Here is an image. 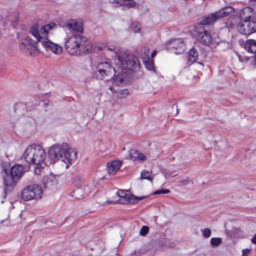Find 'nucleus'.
I'll return each instance as SVG.
<instances>
[{"mask_svg": "<svg viewBox=\"0 0 256 256\" xmlns=\"http://www.w3.org/2000/svg\"><path fill=\"white\" fill-rule=\"evenodd\" d=\"M130 157L133 161H142L146 159V156L136 150L130 151Z\"/></svg>", "mask_w": 256, "mask_h": 256, "instance_id": "412c9836", "label": "nucleus"}, {"mask_svg": "<svg viewBox=\"0 0 256 256\" xmlns=\"http://www.w3.org/2000/svg\"><path fill=\"white\" fill-rule=\"evenodd\" d=\"M109 88L112 92H114V88L112 86H110Z\"/></svg>", "mask_w": 256, "mask_h": 256, "instance_id": "ea45409f", "label": "nucleus"}, {"mask_svg": "<svg viewBox=\"0 0 256 256\" xmlns=\"http://www.w3.org/2000/svg\"><path fill=\"white\" fill-rule=\"evenodd\" d=\"M138 10L140 12H142L140 11V9L138 8Z\"/></svg>", "mask_w": 256, "mask_h": 256, "instance_id": "c03bdc74", "label": "nucleus"}, {"mask_svg": "<svg viewBox=\"0 0 256 256\" xmlns=\"http://www.w3.org/2000/svg\"><path fill=\"white\" fill-rule=\"evenodd\" d=\"M244 48L248 52L256 54V40L252 39L247 40L244 44Z\"/></svg>", "mask_w": 256, "mask_h": 256, "instance_id": "5701e85b", "label": "nucleus"}, {"mask_svg": "<svg viewBox=\"0 0 256 256\" xmlns=\"http://www.w3.org/2000/svg\"><path fill=\"white\" fill-rule=\"evenodd\" d=\"M92 70L94 76L99 80L108 81L113 78L114 82L118 84L119 83H122L124 81V78L120 75V72L115 76L114 68L108 62H100L97 66L92 65Z\"/></svg>", "mask_w": 256, "mask_h": 256, "instance_id": "7ed1b4c3", "label": "nucleus"}, {"mask_svg": "<svg viewBox=\"0 0 256 256\" xmlns=\"http://www.w3.org/2000/svg\"><path fill=\"white\" fill-rule=\"evenodd\" d=\"M42 105L45 107H46L48 105V102H42Z\"/></svg>", "mask_w": 256, "mask_h": 256, "instance_id": "c9c22d12", "label": "nucleus"}, {"mask_svg": "<svg viewBox=\"0 0 256 256\" xmlns=\"http://www.w3.org/2000/svg\"><path fill=\"white\" fill-rule=\"evenodd\" d=\"M190 181L188 178L180 180L179 182L181 186H186L190 183Z\"/></svg>", "mask_w": 256, "mask_h": 256, "instance_id": "7c9ffc66", "label": "nucleus"}, {"mask_svg": "<svg viewBox=\"0 0 256 256\" xmlns=\"http://www.w3.org/2000/svg\"><path fill=\"white\" fill-rule=\"evenodd\" d=\"M121 162L119 160H114L107 164V170L110 174H114L120 169Z\"/></svg>", "mask_w": 256, "mask_h": 256, "instance_id": "aec40b11", "label": "nucleus"}, {"mask_svg": "<svg viewBox=\"0 0 256 256\" xmlns=\"http://www.w3.org/2000/svg\"><path fill=\"white\" fill-rule=\"evenodd\" d=\"M170 192V190L168 189H161L154 192L153 194H168Z\"/></svg>", "mask_w": 256, "mask_h": 256, "instance_id": "c85d7f7f", "label": "nucleus"}, {"mask_svg": "<svg viewBox=\"0 0 256 256\" xmlns=\"http://www.w3.org/2000/svg\"><path fill=\"white\" fill-rule=\"evenodd\" d=\"M48 156L52 161L60 160L66 164L74 162L77 158V153L74 148H69L67 143L62 144H54L50 147L48 152Z\"/></svg>", "mask_w": 256, "mask_h": 256, "instance_id": "f03ea898", "label": "nucleus"}, {"mask_svg": "<svg viewBox=\"0 0 256 256\" xmlns=\"http://www.w3.org/2000/svg\"><path fill=\"white\" fill-rule=\"evenodd\" d=\"M144 48L145 52L144 56L142 58V61L148 70L156 72V68L154 66V60L149 57V50L146 48Z\"/></svg>", "mask_w": 256, "mask_h": 256, "instance_id": "f3484780", "label": "nucleus"}, {"mask_svg": "<svg viewBox=\"0 0 256 256\" xmlns=\"http://www.w3.org/2000/svg\"><path fill=\"white\" fill-rule=\"evenodd\" d=\"M65 46L70 55L88 54L92 50V45L89 40L80 34H74L66 41Z\"/></svg>", "mask_w": 256, "mask_h": 256, "instance_id": "f257e3e1", "label": "nucleus"}, {"mask_svg": "<svg viewBox=\"0 0 256 256\" xmlns=\"http://www.w3.org/2000/svg\"><path fill=\"white\" fill-rule=\"evenodd\" d=\"M117 195L121 198H124L126 200L128 204H136L138 200H143L148 198V196H136L128 192V190H120L117 192Z\"/></svg>", "mask_w": 256, "mask_h": 256, "instance_id": "4468645a", "label": "nucleus"}, {"mask_svg": "<svg viewBox=\"0 0 256 256\" xmlns=\"http://www.w3.org/2000/svg\"><path fill=\"white\" fill-rule=\"evenodd\" d=\"M24 106V105H23V104H16L15 106H14V108H15V110H16V108H18V106Z\"/></svg>", "mask_w": 256, "mask_h": 256, "instance_id": "e433bc0d", "label": "nucleus"}, {"mask_svg": "<svg viewBox=\"0 0 256 256\" xmlns=\"http://www.w3.org/2000/svg\"><path fill=\"white\" fill-rule=\"evenodd\" d=\"M251 240L253 244H256V234L254 235Z\"/></svg>", "mask_w": 256, "mask_h": 256, "instance_id": "f704fd0d", "label": "nucleus"}, {"mask_svg": "<svg viewBox=\"0 0 256 256\" xmlns=\"http://www.w3.org/2000/svg\"><path fill=\"white\" fill-rule=\"evenodd\" d=\"M194 34L196 40L202 44L210 46L212 42V34L200 24H196L194 26Z\"/></svg>", "mask_w": 256, "mask_h": 256, "instance_id": "f8f14e48", "label": "nucleus"}, {"mask_svg": "<svg viewBox=\"0 0 256 256\" xmlns=\"http://www.w3.org/2000/svg\"><path fill=\"white\" fill-rule=\"evenodd\" d=\"M234 9L232 6L222 7L214 12L204 16L196 24H200L202 26L212 24L219 20L234 13Z\"/></svg>", "mask_w": 256, "mask_h": 256, "instance_id": "0eeeda50", "label": "nucleus"}, {"mask_svg": "<svg viewBox=\"0 0 256 256\" xmlns=\"http://www.w3.org/2000/svg\"><path fill=\"white\" fill-rule=\"evenodd\" d=\"M141 177L143 179H146L150 181H152V180L154 178L153 176H152L150 173L146 170H144L141 172Z\"/></svg>", "mask_w": 256, "mask_h": 256, "instance_id": "a878e982", "label": "nucleus"}, {"mask_svg": "<svg viewBox=\"0 0 256 256\" xmlns=\"http://www.w3.org/2000/svg\"><path fill=\"white\" fill-rule=\"evenodd\" d=\"M72 182L78 187L73 192L74 194L72 195V196H74L75 194L78 193L80 192V187L83 182V179L80 175H76L72 178Z\"/></svg>", "mask_w": 256, "mask_h": 256, "instance_id": "b1692460", "label": "nucleus"}, {"mask_svg": "<svg viewBox=\"0 0 256 256\" xmlns=\"http://www.w3.org/2000/svg\"><path fill=\"white\" fill-rule=\"evenodd\" d=\"M241 21L238 26V32L249 36L256 32V13L254 10L247 6L243 8L240 14Z\"/></svg>", "mask_w": 256, "mask_h": 256, "instance_id": "20e7f679", "label": "nucleus"}, {"mask_svg": "<svg viewBox=\"0 0 256 256\" xmlns=\"http://www.w3.org/2000/svg\"><path fill=\"white\" fill-rule=\"evenodd\" d=\"M65 28L75 32V34H82L83 28L82 22L80 20L71 19L65 24Z\"/></svg>", "mask_w": 256, "mask_h": 256, "instance_id": "dca6fc26", "label": "nucleus"}, {"mask_svg": "<svg viewBox=\"0 0 256 256\" xmlns=\"http://www.w3.org/2000/svg\"><path fill=\"white\" fill-rule=\"evenodd\" d=\"M76 198H79V197L77 196H76L75 197Z\"/></svg>", "mask_w": 256, "mask_h": 256, "instance_id": "a18cd8bd", "label": "nucleus"}, {"mask_svg": "<svg viewBox=\"0 0 256 256\" xmlns=\"http://www.w3.org/2000/svg\"><path fill=\"white\" fill-rule=\"evenodd\" d=\"M130 28L134 33H139L141 30L140 25L138 22H133L132 23Z\"/></svg>", "mask_w": 256, "mask_h": 256, "instance_id": "393cba45", "label": "nucleus"}, {"mask_svg": "<svg viewBox=\"0 0 256 256\" xmlns=\"http://www.w3.org/2000/svg\"><path fill=\"white\" fill-rule=\"evenodd\" d=\"M238 60L241 62H248V58L246 56L238 54Z\"/></svg>", "mask_w": 256, "mask_h": 256, "instance_id": "2f4dec72", "label": "nucleus"}, {"mask_svg": "<svg viewBox=\"0 0 256 256\" xmlns=\"http://www.w3.org/2000/svg\"><path fill=\"white\" fill-rule=\"evenodd\" d=\"M250 250L248 248L243 250L242 256H248L250 254Z\"/></svg>", "mask_w": 256, "mask_h": 256, "instance_id": "473e14b6", "label": "nucleus"}, {"mask_svg": "<svg viewBox=\"0 0 256 256\" xmlns=\"http://www.w3.org/2000/svg\"><path fill=\"white\" fill-rule=\"evenodd\" d=\"M43 194V190L41 186L32 184L26 186L21 192L22 198L25 201L32 200H38L40 199Z\"/></svg>", "mask_w": 256, "mask_h": 256, "instance_id": "9b49d317", "label": "nucleus"}, {"mask_svg": "<svg viewBox=\"0 0 256 256\" xmlns=\"http://www.w3.org/2000/svg\"><path fill=\"white\" fill-rule=\"evenodd\" d=\"M148 12V9L147 8H145L144 10V12Z\"/></svg>", "mask_w": 256, "mask_h": 256, "instance_id": "58836bf2", "label": "nucleus"}, {"mask_svg": "<svg viewBox=\"0 0 256 256\" xmlns=\"http://www.w3.org/2000/svg\"><path fill=\"white\" fill-rule=\"evenodd\" d=\"M19 48L21 52L30 56H35L40 52L38 44L28 36L19 38Z\"/></svg>", "mask_w": 256, "mask_h": 256, "instance_id": "9d476101", "label": "nucleus"}, {"mask_svg": "<svg viewBox=\"0 0 256 256\" xmlns=\"http://www.w3.org/2000/svg\"><path fill=\"white\" fill-rule=\"evenodd\" d=\"M24 174V167L14 164L10 169L3 170L4 192L5 196L10 192Z\"/></svg>", "mask_w": 256, "mask_h": 256, "instance_id": "39448f33", "label": "nucleus"}, {"mask_svg": "<svg viewBox=\"0 0 256 256\" xmlns=\"http://www.w3.org/2000/svg\"><path fill=\"white\" fill-rule=\"evenodd\" d=\"M149 228L148 226H142L140 234L142 236H146L148 232Z\"/></svg>", "mask_w": 256, "mask_h": 256, "instance_id": "c756f323", "label": "nucleus"}, {"mask_svg": "<svg viewBox=\"0 0 256 256\" xmlns=\"http://www.w3.org/2000/svg\"><path fill=\"white\" fill-rule=\"evenodd\" d=\"M46 156L44 150L38 144L29 146L23 154V157L27 163L36 165L44 162Z\"/></svg>", "mask_w": 256, "mask_h": 256, "instance_id": "423d86ee", "label": "nucleus"}, {"mask_svg": "<svg viewBox=\"0 0 256 256\" xmlns=\"http://www.w3.org/2000/svg\"><path fill=\"white\" fill-rule=\"evenodd\" d=\"M116 64L122 70H132L136 66L138 58L128 52H120Z\"/></svg>", "mask_w": 256, "mask_h": 256, "instance_id": "6e6552de", "label": "nucleus"}, {"mask_svg": "<svg viewBox=\"0 0 256 256\" xmlns=\"http://www.w3.org/2000/svg\"><path fill=\"white\" fill-rule=\"evenodd\" d=\"M222 242V239L220 238H212L210 240V244L215 247L220 245Z\"/></svg>", "mask_w": 256, "mask_h": 256, "instance_id": "bb28decb", "label": "nucleus"}, {"mask_svg": "<svg viewBox=\"0 0 256 256\" xmlns=\"http://www.w3.org/2000/svg\"><path fill=\"white\" fill-rule=\"evenodd\" d=\"M86 186L85 187V192L86 194H88L90 192L89 190H86Z\"/></svg>", "mask_w": 256, "mask_h": 256, "instance_id": "a19ab883", "label": "nucleus"}, {"mask_svg": "<svg viewBox=\"0 0 256 256\" xmlns=\"http://www.w3.org/2000/svg\"><path fill=\"white\" fill-rule=\"evenodd\" d=\"M188 63L189 65L196 62L198 58V52L196 48L193 47L188 51Z\"/></svg>", "mask_w": 256, "mask_h": 256, "instance_id": "4be33fe9", "label": "nucleus"}, {"mask_svg": "<svg viewBox=\"0 0 256 256\" xmlns=\"http://www.w3.org/2000/svg\"><path fill=\"white\" fill-rule=\"evenodd\" d=\"M250 2H256V0H250Z\"/></svg>", "mask_w": 256, "mask_h": 256, "instance_id": "37998d69", "label": "nucleus"}, {"mask_svg": "<svg viewBox=\"0 0 256 256\" xmlns=\"http://www.w3.org/2000/svg\"><path fill=\"white\" fill-rule=\"evenodd\" d=\"M42 46L48 52H53L55 54H60L62 52V48L58 44L50 40L47 37L41 42Z\"/></svg>", "mask_w": 256, "mask_h": 256, "instance_id": "2eb2a0df", "label": "nucleus"}, {"mask_svg": "<svg viewBox=\"0 0 256 256\" xmlns=\"http://www.w3.org/2000/svg\"><path fill=\"white\" fill-rule=\"evenodd\" d=\"M113 49H114V48H108V50H112Z\"/></svg>", "mask_w": 256, "mask_h": 256, "instance_id": "79ce46f5", "label": "nucleus"}, {"mask_svg": "<svg viewBox=\"0 0 256 256\" xmlns=\"http://www.w3.org/2000/svg\"><path fill=\"white\" fill-rule=\"evenodd\" d=\"M56 27V24L54 22L42 26L34 24L30 27V33L36 39L37 42H41L44 38L48 37V32Z\"/></svg>", "mask_w": 256, "mask_h": 256, "instance_id": "1a4fd4ad", "label": "nucleus"}, {"mask_svg": "<svg viewBox=\"0 0 256 256\" xmlns=\"http://www.w3.org/2000/svg\"><path fill=\"white\" fill-rule=\"evenodd\" d=\"M112 6H125L128 8H134L136 2L134 0H114L110 2Z\"/></svg>", "mask_w": 256, "mask_h": 256, "instance_id": "6ab92c4d", "label": "nucleus"}, {"mask_svg": "<svg viewBox=\"0 0 256 256\" xmlns=\"http://www.w3.org/2000/svg\"><path fill=\"white\" fill-rule=\"evenodd\" d=\"M156 52H157L156 50H153L151 53V58H150L153 59V58L156 56Z\"/></svg>", "mask_w": 256, "mask_h": 256, "instance_id": "72a5a7b5", "label": "nucleus"}, {"mask_svg": "<svg viewBox=\"0 0 256 256\" xmlns=\"http://www.w3.org/2000/svg\"><path fill=\"white\" fill-rule=\"evenodd\" d=\"M42 182L44 188L48 190L54 189L58 184L56 178L53 175L44 176Z\"/></svg>", "mask_w": 256, "mask_h": 256, "instance_id": "a211bd4d", "label": "nucleus"}, {"mask_svg": "<svg viewBox=\"0 0 256 256\" xmlns=\"http://www.w3.org/2000/svg\"><path fill=\"white\" fill-rule=\"evenodd\" d=\"M112 201H110V200H106V202H105V204H112Z\"/></svg>", "mask_w": 256, "mask_h": 256, "instance_id": "4c0bfd02", "label": "nucleus"}, {"mask_svg": "<svg viewBox=\"0 0 256 256\" xmlns=\"http://www.w3.org/2000/svg\"><path fill=\"white\" fill-rule=\"evenodd\" d=\"M166 46L168 50L176 54H182L186 48V44L181 38L170 39L168 40Z\"/></svg>", "mask_w": 256, "mask_h": 256, "instance_id": "ddd939ff", "label": "nucleus"}, {"mask_svg": "<svg viewBox=\"0 0 256 256\" xmlns=\"http://www.w3.org/2000/svg\"><path fill=\"white\" fill-rule=\"evenodd\" d=\"M1 202L2 204L4 202V200H2Z\"/></svg>", "mask_w": 256, "mask_h": 256, "instance_id": "49530a36", "label": "nucleus"}, {"mask_svg": "<svg viewBox=\"0 0 256 256\" xmlns=\"http://www.w3.org/2000/svg\"><path fill=\"white\" fill-rule=\"evenodd\" d=\"M203 236L206 238H209L211 235V230L210 228H206L202 230Z\"/></svg>", "mask_w": 256, "mask_h": 256, "instance_id": "cd10ccee", "label": "nucleus"}]
</instances>
